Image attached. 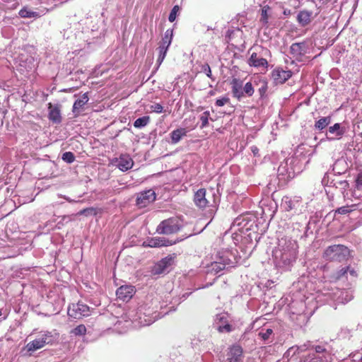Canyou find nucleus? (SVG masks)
I'll return each mask as SVG.
<instances>
[{
  "label": "nucleus",
  "mask_w": 362,
  "mask_h": 362,
  "mask_svg": "<svg viewBox=\"0 0 362 362\" xmlns=\"http://www.w3.org/2000/svg\"><path fill=\"white\" fill-rule=\"evenodd\" d=\"M356 199L362 197V172L358 173L356 179V185L352 192Z\"/></svg>",
  "instance_id": "obj_25"
},
{
  "label": "nucleus",
  "mask_w": 362,
  "mask_h": 362,
  "mask_svg": "<svg viewBox=\"0 0 362 362\" xmlns=\"http://www.w3.org/2000/svg\"><path fill=\"white\" fill-rule=\"evenodd\" d=\"M189 129L187 128H178L177 129L173 130L170 134V142L172 144L178 143L184 136H185L189 132Z\"/></svg>",
  "instance_id": "obj_23"
},
{
  "label": "nucleus",
  "mask_w": 362,
  "mask_h": 362,
  "mask_svg": "<svg viewBox=\"0 0 362 362\" xmlns=\"http://www.w3.org/2000/svg\"><path fill=\"white\" fill-rule=\"evenodd\" d=\"M349 269V267H344L341 269L339 271H338L337 274V278L340 279L342 276H345V274H347L348 270Z\"/></svg>",
  "instance_id": "obj_44"
},
{
  "label": "nucleus",
  "mask_w": 362,
  "mask_h": 362,
  "mask_svg": "<svg viewBox=\"0 0 362 362\" xmlns=\"http://www.w3.org/2000/svg\"><path fill=\"white\" fill-rule=\"evenodd\" d=\"M86 327L84 325H79L71 331V334L75 336H83L86 334Z\"/></svg>",
  "instance_id": "obj_33"
},
{
  "label": "nucleus",
  "mask_w": 362,
  "mask_h": 362,
  "mask_svg": "<svg viewBox=\"0 0 362 362\" xmlns=\"http://www.w3.org/2000/svg\"><path fill=\"white\" fill-rule=\"evenodd\" d=\"M291 349L288 350L287 353L289 354V353L291 352Z\"/></svg>",
  "instance_id": "obj_55"
},
{
  "label": "nucleus",
  "mask_w": 362,
  "mask_h": 362,
  "mask_svg": "<svg viewBox=\"0 0 362 362\" xmlns=\"http://www.w3.org/2000/svg\"><path fill=\"white\" fill-rule=\"evenodd\" d=\"M267 90V83L266 82H262L261 87L258 89V93L259 94L260 98H263Z\"/></svg>",
  "instance_id": "obj_42"
},
{
  "label": "nucleus",
  "mask_w": 362,
  "mask_h": 362,
  "mask_svg": "<svg viewBox=\"0 0 362 362\" xmlns=\"http://www.w3.org/2000/svg\"><path fill=\"white\" fill-rule=\"evenodd\" d=\"M229 260L226 261L225 259L223 262H214L211 264V271L214 272V274H218L221 271L224 270L226 266L229 264Z\"/></svg>",
  "instance_id": "obj_27"
},
{
  "label": "nucleus",
  "mask_w": 362,
  "mask_h": 362,
  "mask_svg": "<svg viewBox=\"0 0 362 362\" xmlns=\"http://www.w3.org/2000/svg\"><path fill=\"white\" fill-rule=\"evenodd\" d=\"M136 289L132 285H123L117 289V298L122 301H129L135 294Z\"/></svg>",
  "instance_id": "obj_13"
},
{
  "label": "nucleus",
  "mask_w": 362,
  "mask_h": 362,
  "mask_svg": "<svg viewBox=\"0 0 362 362\" xmlns=\"http://www.w3.org/2000/svg\"><path fill=\"white\" fill-rule=\"evenodd\" d=\"M214 325L220 333H230L235 329L234 327L229 323L226 313L216 315Z\"/></svg>",
  "instance_id": "obj_7"
},
{
  "label": "nucleus",
  "mask_w": 362,
  "mask_h": 362,
  "mask_svg": "<svg viewBox=\"0 0 362 362\" xmlns=\"http://www.w3.org/2000/svg\"><path fill=\"white\" fill-rule=\"evenodd\" d=\"M176 257L177 255L173 253L160 260V274H168L173 269Z\"/></svg>",
  "instance_id": "obj_14"
},
{
  "label": "nucleus",
  "mask_w": 362,
  "mask_h": 362,
  "mask_svg": "<svg viewBox=\"0 0 362 362\" xmlns=\"http://www.w3.org/2000/svg\"><path fill=\"white\" fill-rule=\"evenodd\" d=\"M231 93L234 98L240 100L243 98V82L239 78H234L230 82Z\"/></svg>",
  "instance_id": "obj_19"
},
{
  "label": "nucleus",
  "mask_w": 362,
  "mask_h": 362,
  "mask_svg": "<svg viewBox=\"0 0 362 362\" xmlns=\"http://www.w3.org/2000/svg\"><path fill=\"white\" fill-rule=\"evenodd\" d=\"M179 10H180V7L177 5L175 6L173 8V9L171 10L170 15L168 16L169 21L173 22L175 20L177 13L179 11Z\"/></svg>",
  "instance_id": "obj_41"
},
{
  "label": "nucleus",
  "mask_w": 362,
  "mask_h": 362,
  "mask_svg": "<svg viewBox=\"0 0 362 362\" xmlns=\"http://www.w3.org/2000/svg\"><path fill=\"white\" fill-rule=\"evenodd\" d=\"M312 349L315 351L316 354H321L327 351L326 349L323 346L320 345L313 346Z\"/></svg>",
  "instance_id": "obj_45"
},
{
  "label": "nucleus",
  "mask_w": 362,
  "mask_h": 362,
  "mask_svg": "<svg viewBox=\"0 0 362 362\" xmlns=\"http://www.w3.org/2000/svg\"><path fill=\"white\" fill-rule=\"evenodd\" d=\"M134 162L132 158L127 154L121 155L119 160L117 166L122 171H127L132 168Z\"/></svg>",
  "instance_id": "obj_22"
},
{
  "label": "nucleus",
  "mask_w": 362,
  "mask_h": 362,
  "mask_svg": "<svg viewBox=\"0 0 362 362\" xmlns=\"http://www.w3.org/2000/svg\"><path fill=\"white\" fill-rule=\"evenodd\" d=\"M165 35L170 37V38H173V30L168 29L166 30Z\"/></svg>",
  "instance_id": "obj_51"
},
{
  "label": "nucleus",
  "mask_w": 362,
  "mask_h": 362,
  "mask_svg": "<svg viewBox=\"0 0 362 362\" xmlns=\"http://www.w3.org/2000/svg\"><path fill=\"white\" fill-rule=\"evenodd\" d=\"M149 117L144 116L136 119L134 122V126L136 128H141L145 127L149 122Z\"/></svg>",
  "instance_id": "obj_31"
},
{
  "label": "nucleus",
  "mask_w": 362,
  "mask_h": 362,
  "mask_svg": "<svg viewBox=\"0 0 362 362\" xmlns=\"http://www.w3.org/2000/svg\"><path fill=\"white\" fill-rule=\"evenodd\" d=\"M206 196V190L204 188H201L194 193V202L199 209H205L209 205L210 202Z\"/></svg>",
  "instance_id": "obj_15"
},
{
  "label": "nucleus",
  "mask_w": 362,
  "mask_h": 362,
  "mask_svg": "<svg viewBox=\"0 0 362 362\" xmlns=\"http://www.w3.org/2000/svg\"><path fill=\"white\" fill-rule=\"evenodd\" d=\"M356 356H357V354H354V357H356Z\"/></svg>",
  "instance_id": "obj_58"
},
{
  "label": "nucleus",
  "mask_w": 362,
  "mask_h": 362,
  "mask_svg": "<svg viewBox=\"0 0 362 362\" xmlns=\"http://www.w3.org/2000/svg\"><path fill=\"white\" fill-rule=\"evenodd\" d=\"M325 358L316 356L315 354H308L305 356L300 362H325Z\"/></svg>",
  "instance_id": "obj_30"
},
{
  "label": "nucleus",
  "mask_w": 362,
  "mask_h": 362,
  "mask_svg": "<svg viewBox=\"0 0 362 362\" xmlns=\"http://www.w3.org/2000/svg\"><path fill=\"white\" fill-rule=\"evenodd\" d=\"M273 334V330L270 328L268 329H262L258 334L260 338H262L264 341L268 340L271 335Z\"/></svg>",
  "instance_id": "obj_35"
},
{
  "label": "nucleus",
  "mask_w": 362,
  "mask_h": 362,
  "mask_svg": "<svg viewBox=\"0 0 362 362\" xmlns=\"http://www.w3.org/2000/svg\"><path fill=\"white\" fill-rule=\"evenodd\" d=\"M255 51L251 54L250 57L248 59L249 65L257 68H267L268 66V62L264 57L269 53V49L264 48L262 46L255 47Z\"/></svg>",
  "instance_id": "obj_3"
},
{
  "label": "nucleus",
  "mask_w": 362,
  "mask_h": 362,
  "mask_svg": "<svg viewBox=\"0 0 362 362\" xmlns=\"http://www.w3.org/2000/svg\"><path fill=\"white\" fill-rule=\"evenodd\" d=\"M351 211H354V209L352 208V204L346 205V206H344L339 207L337 209H336L334 211V216H336V214H341V215L349 214Z\"/></svg>",
  "instance_id": "obj_32"
},
{
  "label": "nucleus",
  "mask_w": 362,
  "mask_h": 362,
  "mask_svg": "<svg viewBox=\"0 0 362 362\" xmlns=\"http://www.w3.org/2000/svg\"><path fill=\"white\" fill-rule=\"evenodd\" d=\"M62 160L68 163H71L75 160V156L72 152H65L62 155Z\"/></svg>",
  "instance_id": "obj_39"
},
{
  "label": "nucleus",
  "mask_w": 362,
  "mask_h": 362,
  "mask_svg": "<svg viewBox=\"0 0 362 362\" xmlns=\"http://www.w3.org/2000/svg\"><path fill=\"white\" fill-rule=\"evenodd\" d=\"M241 220H242V218L241 217H238L236 218L234 221L233 222V226H240L241 225Z\"/></svg>",
  "instance_id": "obj_48"
},
{
  "label": "nucleus",
  "mask_w": 362,
  "mask_h": 362,
  "mask_svg": "<svg viewBox=\"0 0 362 362\" xmlns=\"http://www.w3.org/2000/svg\"><path fill=\"white\" fill-rule=\"evenodd\" d=\"M332 118L330 116L323 117L317 120L315 123V129L322 132L331 123Z\"/></svg>",
  "instance_id": "obj_26"
},
{
  "label": "nucleus",
  "mask_w": 362,
  "mask_h": 362,
  "mask_svg": "<svg viewBox=\"0 0 362 362\" xmlns=\"http://www.w3.org/2000/svg\"><path fill=\"white\" fill-rule=\"evenodd\" d=\"M269 9V7L268 6H264L262 8V11H261V18H260V21L263 23V24H267L268 23V10Z\"/></svg>",
  "instance_id": "obj_38"
},
{
  "label": "nucleus",
  "mask_w": 362,
  "mask_h": 362,
  "mask_svg": "<svg viewBox=\"0 0 362 362\" xmlns=\"http://www.w3.org/2000/svg\"><path fill=\"white\" fill-rule=\"evenodd\" d=\"M354 211H359L362 212V201L357 204H352Z\"/></svg>",
  "instance_id": "obj_46"
},
{
  "label": "nucleus",
  "mask_w": 362,
  "mask_h": 362,
  "mask_svg": "<svg viewBox=\"0 0 362 362\" xmlns=\"http://www.w3.org/2000/svg\"><path fill=\"white\" fill-rule=\"evenodd\" d=\"M67 313L71 317L81 319L90 315V308L87 305L83 303H73L69 306Z\"/></svg>",
  "instance_id": "obj_5"
},
{
  "label": "nucleus",
  "mask_w": 362,
  "mask_h": 362,
  "mask_svg": "<svg viewBox=\"0 0 362 362\" xmlns=\"http://www.w3.org/2000/svg\"><path fill=\"white\" fill-rule=\"evenodd\" d=\"M182 239L181 240H178V239H176V240H169V239H167L165 238H160V247H166V246H169V245H174L180 241H181Z\"/></svg>",
  "instance_id": "obj_36"
},
{
  "label": "nucleus",
  "mask_w": 362,
  "mask_h": 362,
  "mask_svg": "<svg viewBox=\"0 0 362 362\" xmlns=\"http://www.w3.org/2000/svg\"><path fill=\"white\" fill-rule=\"evenodd\" d=\"M346 132L347 127L345 125L341 123H335L328 127L326 132V138L329 141L339 140Z\"/></svg>",
  "instance_id": "obj_6"
},
{
  "label": "nucleus",
  "mask_w": 362,
  "mask_h": 362,
  "mask_svg": "<svg viewBox=\"0 0 362 362\" xmlns=\"http://www.w3.org/2000/svg\"><path fill=\"white\" fill-rule=\"evenodd\" d=\"M358 362H362V356L360 357V358L358 359Z\"/></svg>",
  "instance_id": "obj_54"
},
{
  "label": "nucleus",
  "mask_w": 362,
  "mask_h": 362,
  "mask_svg": "<svg viewBox=\"0 0 362 362\" xmlns=\"http://www.w3.org/2000/svg\"><path fill=\"white\" fill-rule=\"evenodd\" d=\"M50 11L46 7H41L37 11H33L28 6L23 7L18 12L19 16L23 18H38Z\"/></svg>",
  "instance_id": "obj_11"
},
{
  "label": "nucleus",
  "mask_w": 362,
  "mask_h": 362,
  "mask_svg": "<svg viewBox=\"0 0 362 362\" xmlns=\"http://www.w3.org/2000/svg\"><path fill=\"white\" fill-rule=\"evenodd\" d=\"M88 93H86L82 95L81 98L76 100L73 105L72 111L76 115H78L79 110L82 109L83 106L88 102Z\"/></svg>",
  "instance_id": "obj_24"
},
{
  "label": "nucleus",
  "mask_w": 362,
  "mask_h": 362,
  "mask_svg": "<svg viewBox=\"0 0 362 362\" xmlns=\"http://www.w3.org/2000/svg\"><path fill=\"white\" fill-rule=\"evenodd\" d=\"M348 272L350 273V274L353 276H356V272L354 271V269H350L348 270Z\"/></svg>",
  "instance_id": "obj_52"
},
{
  "label": "nucleus",
  "mask_w": 362,
  "mask_h": 362,
  "mask_svg": "<svg viewBox=\"0 0 362 362\" xmlns=\"http://www.w3.org/2000/svg\"><path fill=\"white\" fill-rule=\"evenodd\" d=\"M202 71L206 74V75L211 80H215V78L212 76L211 70L208 64H204L202 66Z\"/></svg>",
  "instance_id": "obj_40"
},
{
  "label": "nucleus",
  "mask_w": 362,
  "mask_h": 362,
  "mask_svg": "<svg viewBox=\"0 0 362 362\" xmlns=\"http://www.w3.org/2000/svg\"><path fill=\"white\" fill-rule=\"evenodd\" d=\"M243 97H245V96L251 97L254 94V92H255V90H254L252 83L247 82L245 84V86H243Z\"/></svg>",
  "instance_id": "obj_34"
},
{
  "label": "nucleus",
  "mask_w": 362,
  "mask_h": 362,
  "mask_svg": "<svg viewBox=\"0 0 362 362\" xmlns=\"http://www.w3.org/2000/svg\"><path fill=\"white\" fill-rule=\"evenodd\" d=\"M1 315V312L0 311V315Z\"/></svg>",
  "instance_id": "obj_59"
},
{
  "label": "nucleus",
  "mask_w": 362,
  "mask_h": 362,
  "mask_svg": "<svg viewBox=\"0 0 362 362\" xmlns=\"http://www.w3.org/2000/svg\"><path fill=\"white\" fill-rule=\"evenodd\" d=\"M156 199V192L153 189H148L137 194L136 204L139 208H144L154 202Z\"/></svg>",
  "instance_id": "obj_8"
},
{
  "label": "nucleus",
  "mask_w": 362,
  "mask_h": 362,
  "mask_svg": "<svg viewBox=\"0 0 362 362\" xmlns=\"http://www.w3.org/2000/svg\"><path fill=\"white\" fill-rule=\"evenodd\" d=\"M210 113L209 111L204 112L200 116V121L202 122V124L200 126L201 129L206 127L209 124V117Z\"/></svg>",
  "instance_id": "obj_37"
},
{
  "label": "nucleus",
  "mask_w": 362,
  "mask_h": 362,
  "mask_svg": "<svg viewBox=\"0 0 362 362\" xmlns=\"http://www.w3.org/2000/svg\"><path fill=\"white\" fill-rule=\"evenodd\" d=\"M159 112H160V113H161V112H163V106H161L160 105V110H159Z\"/></svg>",
  "instance_id": "obj_53"
},
{
  "label": "nucleus",
  "mask_w": 362,
  "mask_h": 362,
  "mask_svg": "<svg viewBox=\"0 0 362 362\" xmlns=\"http://www.w3.org/2000/svg\"><path fill=\"white\" fill-rule=\"evenodd\" d=\"M349 255L348 247L343 245L329 246L324 252V257L329 261L341 262L346 259Z\"/></svg>",
  "instance_id": "obj_2"
},
{
  "label": "nucleus",
  "mask_w": 362,
  "mask_h": 362,
  "mask_svg": "<svg viewBox=\"0 0 362 362\" xmlns=\"http://www.w3.org/2000/svg\"><path fill=\"white\" fill-rule=\"evenodd\" d=\"M322 185L329 187H341V189H345L348 186V183L346 180H335V179H332L330 180L329 175L326 173L322 180Z\"/></svg>",
  "instance_id": "obj_21"
},
{
  "label": "nucleus",
  "mask_w": 362,
  "mask_h": 362,
  "mask_svg": "<svg viewBox=\"0 0 362 362\" xmlns=\"http://www.w3.org/2000/svg\"><path fill=\"white\" fill-rule=\"evenodd\" d=\"M255 47H253V49L255 50ZM252 48H250V51H252Z\"/></svg>",
  "instance_id": "obj_56"
},
{
  "label": "nucleus",
  "mask_w": 362,
  "mask_h": 362,
  "mask_svg": "<svg viewBox=\"0 0 362 362\" xmlns=\"http://www.w3.org/2000/svg\"><path fill=\"white\" fill-rule=\"evenodd\" d=\"M230 99L228 97H223L219 99H217L216 101V105L218 107H222L225 104L229 102Z\"/></svg>",
  "instance_id": "obj_43"
},
{
  "label": "nucleus",
  "mask_w": 362,
  "mask_h": 362,
  "mask_svg": "<svg viewBox=\"0 0 362 362\" xmlns=\"http://www.w3.org/2000/svg\"><path fill=\"white\" fill-rule=\"evenodd\" d=\"M48 118L49 119L55 124H59L62 122L61 116V105H53L51 103H48Z\"/></svg>",
  "instance_id": "obj_17"
},
{
  "label": "nucleus",
  "mask_w": 362,
  "mask_h": 362,
  "mask_svg": "<svg viewBox=\"0 0 362 362\" xmlns=\"http://www.w3.org/2000/svg\"><path fill=\"white\" fill-rule=\"evenodd\" d=\"M48 334H44L40 337L37 338L32 341L29 342L26 348L28 351H35L45 346V344H48L47 341Z\"/></svg>",
  "instance_id": "obj_20"
},
{
  "label": "nucleus",
  "mask_w": 362,
  "mask_h": 362,
  "mask_svg": "<svg viewBox=\"0 0 362 362\" xmlns=\"http://www.w3.org/2000/svg\"><path fill=\"white\" fill-rule=\"evenodd\" d=\"M243 347L238 344H235L228 348L227 358L225 362H243Z\"/></svg>",
  "instance_id": "obj_9"
},
{
  "label": "nucleus",
  "mask_w": 362,
  "mask_h": 362,
  "mask_svg": "<svg viewBox=\"0 0 362 362\" xmlns=\"http://www.w3.org/2000/svg\"><path fill=\"white\" fill-rule=\"evenodd\" d=\"M250 149H251V151L252 152V153H253V155H254L255 156H259V148H258V147H257V146H252L250 147Z\"/></svg>",
  "instance_id": "obj_47"
},
{
  "label": "nucleus",
  "mask_w": 362,
  "mask_h": 362,
  "mask_svg": "<svg viewBox=\"0 0 362 362\" xmlns=\"http://www.w3.org/2000/svg\"><path fill=\"white\" fill-rule=\"evenodd\" d=\"M298 248L296 240L287 237L279 239L278 246L273 252L275 265L284 270H289L296 261Z\"/></svg>",
  "instance_id": "obj_1"
},
{
  "label": "nucleus",
  "mask_w": 362,
  "mask_h": 362,
  "mask_svg": "<svg viewBox=\"0 0 362 362\" xmlns=\"http://www.w3.org/2000/svg\"><path fill=\"white\" fill-rule=\"evenodd\" d=\"M171 41H172V38H170L168 36L165 35L164 37L163 38V45H162V47H160L161 50H160V52H163L162 58H161V59H160V65L161 64L163 59L165 57L168 48L170 45Z\"/></svg>",
  "instance_id": "obj_28"
},
{
  "label": "nucleus",
  "mask_w": 362,
  "mask_h": 362,
  "mask_svg": "<svg viewBox=\"0 0 362 362\" xmlns=\"http://www.w3.org/2000/svg\"><path fill=\"white\" fill-rule=\"evenodd\" d=\"M102 210L100 209L95 208V207H88L83 209L79 211L77 214L78 216L84 215L86 216H96L99 212H101Z\"/></svg>",
  "instance_id": "obj_29"
},
{
  "label": "nucleus",
  "mask_w": 362,
  "mask_h": 362,
  "mask_svg": "<svg viewBox=\"0 0 362 362\" xmlns=\"http://www.w3.org/2000/svg\"><path fill=\"white\" fill-rule=\"evenodd\" d=\"M313 18L314 16L313 11L304 9L298 12L296 21L300 26L305 27L312 22Z\"/></svg>",
  "instance_id": "obj_18"
},
{
  "label": "nucleus",
  "mask_w": 362,
  "mask_h": 362,
  "mask_svg": "<svg viewBox=\"0 0 362 362\" xmlns=\"http://www.w3.org/2000/svg\"><path fill=\"white\" fill-rule=\"evenodd\" d=\"M291 76V70H284L281 67H276L272 72V78L276 85L284 83Z\"/></svg>",
  "instance_id": "obj_10"
},
{
  "label": "nucleus",
  "mask_w": 362,
  "mask_h": 362,
  "mask_svg": "<svg viewBox=\"0 0 362 362\" xmlns=\"http://www.w3.org/2000/svg\"><path fill=\"white\" fill-rule=\"evenodd\" d=\"M148 245L150 247H157L158 245V239L152 240L151 244H148Z\"/></svg>",
  "instance_id": "obj_49"
},
{
  "label": "nucleus",
  "mask_w": 362,
  "mask_h": 362,
  "mask_svg": "<svg viewBox=\"0 0 362 362\" xmlns=\"http://www.w3.org/2000/svg\"><path fill=\"white\" fill-rule=\"evenodd\" d=\"M182 226V221L177 217L168 218L160 223V229H161V233L164 234L175 233L180 230Z\"/></svg>",
  "instance_id": "obj_4"
},
{
  "label": "nucleus",
  "mask_w": 362,
  "mask_h": 362,
  "mask_svg": "<svg viewBox=\"0 0 362 362\" xmlns=\"http://www.w3.org/2000/svg\"><path fill=\"white\" fill-rule=\"evenodd\" d=\"M308 49L309 45L308 42L303 41L300 42H295L293 43L290 47V53L297 60H299L302 58V57L308 53Z\"/></svg>",
  "instance_id": "obj_12"
},
{
  "label": "nucleus",
  "mask_w": 362,
  "mask_h": 362,
  "mask_svg": "<svg viewBox=\"0 0 362 362\" xmlns=\"http://www.w3.org/2000/svg\"><path fill=\"white\" fill-rule=\"evenodd\" d=\"M301 205V200L299 197L292 199L289 197H284L282 199L281 206L286 211L298 210Z\"/></svg>",
  "instance_id": "obj_16"
},
{
  "label": "nucleus",
  "mask_w": 362,
  "mask_h": 362,
  "mask_svg": "<svg viewBox=\"0 0 362 362\" xmlns=\"http://www.w3.org/2000/svg\"><path fill=\"white\" fill-rule=\"evenodd\" d=\"M283 13L284 16H288L291 14V10L288 9V8H284Z\"/></svg>",
  "instance_id": "obj_50"
},
{
  "label": "nucleus",
  "mask_w": 362,
  "mask_h": 362,
  "mask_svg": "<svg viewBox=\"0 0 362 362\" xmlns=\"http://www.w3.org/2000/svg\"><path fill=\"white\" fill-rule=\"evenodd\" d=\"M255 47H253V49L255 50ZM252 48H250V51H252Z\"/></svg>",
  "instance_id": "obj_57"
}]
</instances>
